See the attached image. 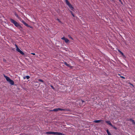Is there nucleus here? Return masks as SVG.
Instances as JSON below:
<instances>
[{"label": "nucleus", "instance_id": "0eeeda50", "mask_svg": "<svg viewBox=\"0 0 135 135\" xmlns=\"http://www.w3.org/2000/svg\"><path fill=\"white\" fill-rule=\"evenodd\" d=\"M119 52L120 53V55H121V56L122 57L123 59H124L125 58V55L121 51L119 50Z\"/></svg>", "mask_w": 135, "mask_h": 135}, {"label": "nucleus", "instance_id": "a878e982", "mask_svg": "<svg viewBox=\"0 0 135 135\" xmlns=\"http://www.w3.org/2000/svg\"><path fill=\"white\" fill-rule=\"evenodd\" d=\"M119 1L120 2L121 4H122V3L121 2V1L120 0H119Z\"/></svg>", "mask_w": 135, "mask_h": 135}, {"label": "nucleus", "instance_id": "6e6552de", "mask_svg": "<svg viewBox=\"0 0 135 135\" xmlns=\"http://www.w3.org/2000/svg\"><path fill=\"white\" fill-rule=\"evenodd\" d=\"M94 122L96 123H99L100 122H101L102 123L103 122V121L102 120H95Z\"/></svg>", "mask_w": 135, "mask_h": 135}, {"label": "nucleus", "instance_id": "c85d7f7f", "mask_svg": "<svg viewBox=\"0 0 135 135\" xmlns=\"http://www.w3.org/2000/svg\"><path fill=\"white\" fill-rule=\"evenodd\" d=\"M16 16H17V17H18V15H16Z\"/></svg>", "mask_w": 135, "mask_h": 135}, {"label": "nucleus", "instance_id": "f8f14e48", "mask_svg": "<svg viewBox=\"0 0 135 135\" xmlns=\"http://www.w3.org/2000/svg\"><path fill=\"white\" fill-rule=\"evenodd\" d=\"M64 64L69 67H71V66L69 65L66 62H64Z\"/></svg>", "mask_w": 135, "mask_h": 135}, {"label": "nucleus", "instance_id": "ddd939ff", "mask_svg": "<svg viewBox=\"0 0 135 135\" xmlns=\"http://www.w3.org/2000/svg\"><path fill=\"white\" fill-rule=\"evenodd\" d=\"M130 121L132 123H133V124H135V123H134V120H133L132 119H130Z\"/></svg>", "mask_w": 135, "mask_h": 135}, {"label": "nucleus", "instance_id": "4be33fe9", "mask_svg": "<svg viewBox=\"0 0 135 135\" xmlns=\"http://www.w3.org/2000/svg\"><path fill=\"white\" fill-rule=\"evenodd\" d=\"M120 77H121V78H123L124 79H125V77L123 76H120Z\"/></svg>", "mask_w": 135, "mask_h": 135}, {"label": "nucleus", "instance_id": "c756f323", "mask_svg": "<svg viewBox=\"0 0 135 135\" xmlns=\"http://www.w3.org/2000/svg\"><path fill=\"white\" fill-rule=\"evenodd\" d=\"M82 102H84L83 101H82Z\"/></svg>", "mask_w": 135, "mask_h": 135}, {"label": "nucleus", "instance_id": "5701e85b", "mask_svg": "<svg viewBox=\"0 0 135 135\" xmlns=\"http://www.w3.org/2000/svg\"><path fill=\"white\" fill-rule=\"evenodd\" d=\"M31 54L33 55H35V54L34 53H31Z\"/></svg>", "mask_w": 135, "mask_h": 135}, {"label": "nucleus", "instance_id": "9d476101", "mask_svg": "<svg viewBox=\"0 0 135 135\" xmlns=\"http://www.w3.org/2000/svg\"><path fill=\"white\" fill-rule=\"evenodd\" d=\"M106 122L108 124L110 125L111 126H113V125L111 124L110 122V121H106Z\"/></svg>", "mask_w": 135, "mask_h": 135}, {"label": "nucleus", "instance_id": "2eb2a0df", "mask_svg": "<svg viewBox=\"0 0 135 135\" xmlns=\"http://www.w3.org/2000/svg\"><path fill=\"white\" fill-rule=\"evenodd\" d=\"M24 24L26 26H27V27H30V26L27 24V23H26V22L24 23Z\"/></svg>", "mask_w": 135, "mask_h": 135}, {"label": "nucleus", "instance_id": "b1692460", "mask_svg": "<svg viewBox=\"0 0 135 135\" xmlns=\"http://www.w3.org/2000/svg\"><path fill=\"white\" fill-rule=\"evenodd\" d=\"M20 21L22 22V23L24 21H23V20H21V19H20Z\"/></svg>", "mask_w": 135, "mask_h": 135}, {"label": "nucleus", "instance_id": "dca6fc26", "mask_svg": "<svg viewBox=\"0 0 135 135\" xmlns=\"http://www.w3.org/2000/svg\"><path fill=\"white\" fill-rule=\"evenodd\" d=\"M56 20L58 21L60 23H62V22H61V21H60V20L58 18H57L56 19Z\"/></svg>", "mask_w": 135, "mask_h": 135}, {"label": "nucleus", "instance_id": "f3484780", "mask_svg": "<svg viewBox=\"0 0 135 135\" xmlns=\"http://www.w3.org/2000/svg\"><path fill=\"white\" fill-rule=\"evenodd\" d=\"M26 78L27 79H29L30 78L29 76H26Z\"/></svg>", "mask_w": 135, "mask_h": 135}, {"label": "nucleus", "instance_id": "a211bd4d", "mask_svg": "<svg viewBox=\"0 0 135 135\" xmlns=\"http://www.w3.org/2000/svg\"><path fill=\"white\" fill-rule=\"evenodd\" d=\"M68 37L70 38L71 39H72V40L73 39V38L71 37V36L70 35H68Z\"/></svg>", "mask_w": 135, "mask_h": 135}, {"label": "nucleus", "instance_id": "bb28decb", "mask_svg": "<svg viewBox=\"0 0 135 135\" xmlns=\"http://www.w3.org/2000/svg\"><path fill=\"white\" fill-rule=\"evenodd\" d=\"M25 22L24 21L22 23H23V24H24V23H25Z\"/></svg>", "mask_w": 135, "mask_h": 135}, {"label": "nucleus", "instance_id": "aec40b11", "mask_svg": "<svg viewBox=\"0 0 135 135\" xmlns=\"http://www.w3.org/2000/svg\"><path fill=\"white\" fill-rule=\"evenodd\" d=\"M70 12L71 13V14L72 15V16H73L74 17V14L71 11H70Z\"/></svg>", "mask_w": 135, "mask_h": 135}, {"label": "nucleus", "instance_id": "cd10ccee", "mask_svg": "<svg viewBox=\"0 0 135 135\" xmlns=\"http://www.w3.org/2000/svg\"><path fill=\"white\" fill-rule=\"evenodd\" d=\"M25 22L24 21L22 23H23V24H24V23H25Z\"/></svg>", "mask_w": 135, "mask_h": 135}, {"label": "nucleus", "instance_id": "39448f33", "mask_svg": "<svg viewBox=\"0 0 135 135\" xmlns=\"http://www.w3.org/2000/svg\"><path fill=\"white\" fill-rule=\"evenodd\" d=\"M65 109H61L60 108H57L54 109H53L52 111H57L59 110H61V111H64L65 110Z\"/></svg>", "mask_w": 135, "mask_h": 135}, {"label": "nucleus", "instance_id": "393cba45", "mask_svg": "<svg viewBox=\"0 0 135 135\" xmlns=\"http://www.w3.org/2000/svg\"><path fill=\"white\" fill-rule=\"evenodd\" d=\"M26 76H24V77H23V79H26Z\"/></svg>", "mask_w": 135, "mask_h": 135}, {"label": "nucleus", "instance_id": "423d86ee", "mask_svg": "<svg viewBox=\"0 0 135 135\" xmlns=\"http://www.w3.org/2000/svg\"><path fill=\"white\" fill-rule=\"evenodd\" d=\"M61 39L62 40H64L66 43H69L70 42L69 40L64 37L61 38Z\"/></svg>", "mask_w": 135, "mask_h": 135}, {"label": "nucleus", "instance_id": "4468645a", "mask_svg": "<svg viewBox=\"0 0 135 135\" xmlns=\"http://www.w3.org/2000/svg\"><path fill=\"white\" fill-rule=\"evenodd\" d=\"M107 132L108 135H112L108 130H107Z\"/></svg>", "mask_w": 135, "mask_h": 135}, {"label": "nucleus", "instance_id": "f03ea898", "mask_svg": "<svg viewBox=\"0 0 135 135\" xmlns=\"http://www.w3.org/2000/svg\"><path fill=\"white\" fill-rule=\"evenodd\" d=\"M4 77L6 78L7 81L10 84L12 85H14V81L12 80L9 77L5 75H4Z\"/></svg>", "mask_w": 135, "mask_h": 135}, {"label": "nucleus", "instance_id": "7c9ffc66", "mask_svg": "<svg viewBox=\"0 0 135 135\" xmlns=\"http://www.w3.org/2000/svg\"><path fill=\"white\" fill-rule=\"evenodd\" d=\"M118 75H120L119 74H118Z\"/></svg>", "mask_w": 135, "mask_h": 135}, {"label": "nucleus", "instance_id": "20e7f679", "mask_svg": "<svg viewBox=\"0 0 135 135\" xmlns=\"http://www.w3.org/2000/svg\"><path fill=\"white\" fill-rule=\"evenodd\" d=\"M15 46L16 47V51L17 52H19L22 55H24V53L20 49L18 48V47L16 45H15Z\"/></svg>", "mask_w": 135, "mask_h": 135}, {"label": "nucleus", "instance_id": "9b49d317", "mask_svg": "<svg viewBox=\"0 0 135 135\" xmlns=\"http://www.w3.org/2000/svg\"><path fill=\"white\" fill-rule=\"evenodd\" d=\"M66 2L68 6L71 4L67 0H66Z\"/></svg>", "mask_w": 135, "mask_h": 135}, {"label": "nucleus", "instance_id": "7ed1b4c3", "mask_svg": "<svg viewBox=\"0 0 135 135\" xmlns=\"http://www.w3.org/2000/svg\"><path fill=\"white\" fill-rule=\"evenodd\" d=\"M46 134H52L54 135H64L62 133L59 132H48L46 133Z\"/></svg>", "mask_w": 135, "mask_h": 135}, {"label": "nucleus", "instance_id": "412c9836", "mask_svg": "<svg viewBox=\"0 0 135 135\" xmlns=\"http://www.w3.org/2000/svg\"><path fill=\"white\" fill-rule=\"evenodd\" d=\"M50 86L52 89H55L53 87V86H52L51 85Z\"/></svg>", "mask_w": 135, "mask_h": 135}, {"label": "nucleus", "instance_id": "1a4fd4ad", "mask_svg": "<svg viewBox=\"0 0 135 135\" xmlns=\"http://www.w3.org/2000/svg\"><path fill=\"white\" fill-rule=\"evenodd\" d=\"M69 7L71 9L73 10L74 8V7L72 6L70 4L69 6Z\"/></svg>", "mask_w": 135, "mask_h": 135}, {"label": "nucleus", "instance_id": "f257e3e1", "mask_svg": "<svg viewBox=\"0 0 135 135\" xmlns=\"http://www.w3.org/2000/svg\"><path fill=\"white\" fill-rule=\"evenodd\" d=\"M10 21L11 22L14 24V25L16 27H18L19 28H21V26L19 25V24L16 21L12 19H10Z\"/></svg>", "mask_w": 135, "mask_h": 135}, {"label": "nucleus", "instance_id": "6ab92c4d", "mask_svg": "<svg viewBox=\"0 0 135 135\" xmlns=\"http://www.w3.org/2000/svg\"><path fill=\"white\" fill-rule=\"evenodd\" d=\"M38 81H40V82H43V80L40 79H39Z\"/></svg>", "mask_w": 135, "mask_h": 135}]
</instances>
